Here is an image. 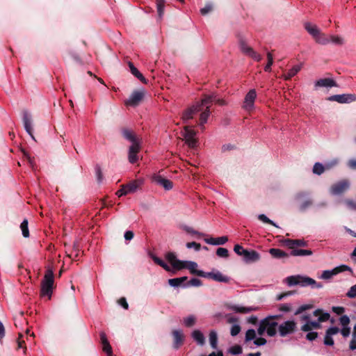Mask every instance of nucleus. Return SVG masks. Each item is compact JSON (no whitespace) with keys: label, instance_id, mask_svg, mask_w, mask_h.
<instances>
[{"label":"nucleus","instance_id":"40","mask_svg":"<svg viewBox=\"0 0 356 356\" xmlns=\"http://www.w3.org/2000/svg\"><path fill=\"white\" fill-rule=\"evenodd\" d=\"M314 40L317 43L323 45H326L330 43V36L325 35L324 33H321V31Z\"/></svg>","mask_w":356,"mask_h":356},{"label":"nucleus","instance_id":"61","mask_svg":"<svg viewBox=\"0 0 356 356\" xmlns=\"http://www.w3.org/2000/svg\"><path fill=\"white\" fill-rule=\"evenodd\" d=\"M339 332L344 338H346L350 334V327L349 326L343 327L341 330L339 329Z\"/></svg>","mask_w":356,"mask_h":356},{"label":"nucleus","instance_id":"57","mask_svg":"<svg viewBox=\"0 0 356 356\" xmlns=\"http://www.w3.org/2000/svg\"><path fill=\"white\" fill-rule=\"evenodd\" d=\"M346 296L349 298H356V284L352 286L346 293Z\"/></svg>","mask_w":356,"mask_h":356},{"label":"nucleus","instance_id":"50","mask_svg":"<svg viewBox=\"0 0 356 356\" xmlns=\"http://www.w3.org/2000/svg\"><path fill=\"white\" fill-rule=\"evenodd\" d=\"M256 338V332L253 329H249L246 331L245 333V341H250L251 340H253Z\"/></svg>","mask_w":356,"mask_h":356},{"label":"nucleus","instance_id":"19","mask_svg":"<svg viewBox=\"0 0 356 356\" xmlns=\"http://www.w3.org/2000/svg\"><path fill=\"white\" fill-rule=\"evenodd\" d=\"M99 335L103 351L106 353L107 356H113L112 347L110 345L105 332H101Z\"/></svg>","mask_w":356,"mask_h":356},{"label":"nucleus","instance_id":"29","mask_svg":"<svg viewBox=\"0 0 356 356\" xmlns=\"http://www.w3.org/2000/svg\"><path fill=\"white\" fill-rule=\"evenodd\" d=\"M192 338L197 344L203 346L205 343V338L202 332L199 330L193 331L191 334Z\"/></svg>","mask_w":356,"mask_h":356},{"label":"nucleus","instance_id":"62","mask_svg":"<svg viewBox=\"0 0 356 356\" xmlns=\"http://www.w3.org/2000/svg\"><path fill=\"white\" fill-rule=\"evenodd\" d=\"M186 245L187 248H194L196 251H199L201 248V245L196 242H189Z\"/></svg>","mask_w":356,"mask_h":356},{"label":"nucleus","instance_id":"14","mask_svg":"<svg viewBox=\"0 0 356 356\" xmlns=\"http://www.w3.org/2000/svg\"><path fill=\"white\" fill-rule=\"evenodd\" d=\"M152 180L156 184L161 186L165 190L170 191L173 188V183L170 179H165L160 175H154Z\"/></svg>","mask_w":356,"mask_h":356},{"label":"nucleus","instance_id":"8","mask_svg":"<svg viewBox=\"0 0 356 356\" xmlns=\"http://www.w3.org/2000/svg\"><path fill=\"white\" fill-rule=\"evenodd\" d=\"M202 277L211 279L214 281L222 283H228L229 282V277L224 275L220 271L213 270L211 272H204L200 274Z\"/></svg>","mask_w":356,"mask_h":356},{"label":"nucleus","instance_id":"15","mask_svg":"<svg viewBox=\"0 0 356 356\" xmlns=\"http://www.w3.org/2000/svg\"><path fill=\"white\" fill-rule=\"evenodd\" d=\"M339 332V327H337L336 326L329 327L325 332V337H324V340H323L324 344L325 346H333L334 342L332 336L338 334Z\"/></svg>","mask_w":356,"mask_h":356},{"label":"nucleus","instance_id":"11","mask_svg":"<svg viewBox=\"0 0 356 356\" xmlns=\"http://www.w3.org/2000/svg\"><path fill=\"white\" fill-rule=\"evenodd\" d=\"M262 321L267 335L270 337H275L277 333L278 323L276 321H273L272 318L267 317L262 319Z\"/></svg>","mask_w":356,"mask_h":356},{"label":"nucleus","instance_id":"20","mask_svg":"<svg viewBox=\"0 0 356 356\" xmlns=\"http://www.w3.org/2000/svg\"><path fill=\"white\" fill-rule=\"evenodd\" d=\"M243 259L248 264L256 262L260 259V254L255 250H247L243 256Z\"/></svg>","mask_w":356,"mask_h":356},{"label":"nucleus","instance_id":"37","mask_svg":"<svg viewBox=\"0 0 356 356\" xmlns=\"http://www.w3.org/2000/svg\"><path fill=\"white\" fill-rule=\"evenodd\" d=\"M187 280V277H176L168 280L169 284L172 287L181 286Z\"/></svg>","mask_w":356,"mask_h":356},{"label":"nucleus","instance_id":"33","mask_svg":"<svg viewBox=\"0 0 356 356\" xmlns=\"http://www.w3.org/2000/svg\"><path fill=\"white\" fill-rule=\"evenodd\" d=\"M302 68V65H294L292 68H291L286 74H284V79L289 80L293 77L296 74L300 72Z\"/></svg>","mask_w":356,"mask_h":356},{"label":"nucleus","instance_id":"59","mask_svg":"<svg viewBox=\"0 0 356 356\" xmlns=\"http://www.w3.org/2000/svg\"><path fill=\"white\" fill-rule=\"evenodd\" d=\"M339 321L343 327H348L350 323V318L347 315H343L340 317Z\"/></svg>","mask_w":356,"mask_h":356},{"label":"nucleus","instance_id":"9","mask_svg":"<svg viewBox=\"0 0 356 356\" xmlns=\"http://www.w3.org/2000/svg\"><path fill=\"white\" fill-rule=\"evenodd\" d=\"M344 271H352V270L348 266L341 265L332 270H327L323 271L320 278L323 280H329L332 278L334 275H336L339 273Z\"/></svg>","mask_w":356,"mask_h":356},{"label":"nucleus","instance_id":"6","mask_svg":"<svg viewBox=\"0 0 356 356\" xmlns=\"http://www.w3.org/2000/svg\"><path fill=\"white\" fill-rule=\"evenodd\" d=\"M196 133L188 126L184 127L182 132V136L185 140L186 143L188 147L193 148L197 145V139L195 138Z\"/></svg>","mask_w":356,"mask_h":356},{"label":"nucleus","instance_id":"41","mask_svg":"<svg viewBox=\"0 0 356 356\" xmlns=\"http://www.w3.org/2000/svg\"><path fill=\"white\" fill-rule=\"evenodd\" d=\"M151 257H152V260L154 261L155 264H156L157 265L161 266L166 271H170V266L165 262H164L161 259L159 258L158 257H156V256H155L154 254H152Z\"/></svg>","mask_w":356,"mask_h":356},{"label":"nucleus","instance_id":"26","mask_svg":"<svg viewBox=\"0 0 356 356\" xmlns=\"http://www.w3.org/2000/svg\"><path fill=\"white\" fill-rule=\"evenodd\" d=\"M305 30L315 39L321 32V30L315 24L310 22H305L304 24Z\"/></svg>","mask_w":356,"mask_h":356},{"label":"nucleus","instance_id":"64","mask_svg":"<svg viewBox=\"0 0 356 356\" xmlns=\"http://www.w3.org/2000/svg\"><path fill=\"white\" fill-rule=\"evenodd\" d=\"M212 10L211 4H207L204 8L200 9V13L202 15H204L209 13Z\"/></svg>","mask_w":356,"mask_h":356},{"label":"nucleus","instance_id":"34","mask_svg":"<svg viewBox=\"0 0 356 356\" xmlns=\"http://www.w3.org/2000/svg\"><path fill=\"white\" fill-rule=\"evenodd\" d=\"M215 99V93H212L211 95H205L204 97L202 99L201 102H199L201 104V108L202 107V106H206V107L209 106V104L213 102Z\"/></svg>","mask_w":356,"mask_h":356},{"label":"nucleus","instance_id":"49","mask_svg":"<svg viewBox=\"0 0 356 356\" xmlns=\"http://www.w3.org/2000/svg\"><path fill=\"white\" fill-rule=\"evenodd\" d=\"M324 170V166L320 163H316L313 167V172L318 175H321Z\"/></svg>","mask_w":356,"mask_h":356},{"label":"nucleus","instance_id":"32","mask_svg":"<svg viewBox=\"0 0 356 356\" xmlns=\"http://www.w3.org/2000/svg\"><path fill=\"white\" fill-rule=\"evenodd\" d=\"M142 183V181L134 180L124 186L127 188V191L128 192V193H131L135 192L140 186Z\"/></svg>","mask_w":356,"mask_h":356},{"label":"nucleus","instance_id":"27","mask_svg":"<svg viewBox=\"0 0 356 356\" xmlns=\"http://www.w3.org/2000/svg\"><path fill=\"white\" fill-rule=\"evenodd\" d=\"M285 245L290 249H295L296 246H305L307 243L304 240L300 239H286L285 241Z\"/></svg>","mask_w":356,"mask_h":356},{"label":"nucleus","instance_id":"2","mask_svg":"<svg viewBox=\"0 0 356 356\" xmlns=\"http://www.w3.org/2000/svg\"><path fill=\"white\" fill-rule=\"evenodd\" d=\"M286 282L290 286L295 285H300L302 287L310 286L312 289H320L323 287V284L321 283L316 282L311 277L302 275H291L287 277Z\"/></svg>","mask_w":356,"mask_h":356},{"label":"nucleus","instance_id":"30","mask_svg":"<svg viewBox=\"0 0 356 356\" xmlns=\"http://www.w3.org/2000/svg\"><path fill=\"white\" fill-rule=\"evenodd\" d=\"M209 106H207L206 109L202 111L200 117V126L202 129H204V124L207 122L208 118L210 116Z\"/></svg>","mask_w":356,"mask_h":356},{"label":"nucleus","instance_id":"16","mask_svg":"<svg viewBox=\"0 0 356 356\" xmlns=\"http://www.w3.org/2000/svg\"><path fill=\"white\" fill-rule=\"evenodd\" d=\"M337 86V82L331 78L320 79L315 81L314 87L315 89L318 88H332Z\"/></svg>","mask_w":356,"mask_h":356},{"label":"nucleus","instance_id":"46","mask_svg":"<svg viewBox=\"0 0 356 356\" xmlns=\"http://www.w3.org/2000/svg\"><path fill=\"white\" fill-rule=\"evenodd\" d=\"M332 42L337 45H342L344 43L343 38L339 35H330V42Z\"/></svg>","mask_w":356,"mask_h":356},{"label":"nucleus","instance_id":"55","mask_svg":"<svg viewBox=\"0 0 356 356\" xmlns=\"http://www.w3.org/2000/svg\"><path fill=\"white\" fill-rule=\"evenodd\" d=\"M246 249H244L241 245L236 244L234 247V251L236 254H237L239 256H243L245 254V252H246Z\"/></svg>","mask_w":356,"mask_h":356},{"label":"nucleus","instance_id":"5","mask_svg":"<svg viewBox=\"0 0 356 356\" xmlns=\"http://www.w3.org/2000/svg\"><path fill=\"white\" fill-rule=\"evenodd\" d=\"M350 187L348 179H342L332 185L330 192L333 195H339L346 192Z\"/></svg>","mask_w":356,"mask_h":356},{"label":"nucleus","instance_id":"43","mask_svg":"<svg viewBox=\"0 0 356 356\" xmlns=\"http://www.w3.org/2000/svg\"><path fill=\"white\" fill-rule=\"evenodd\" d=\"M165 0H156V8L159 17L161 19L164 13Z\"/></svg>","mask_w":356,"mask_h":356},{"label":"nucleus","instance_id":"3","mask_svg":"<svg viewBox=\"0 0 356 356\" xmlns=\"http://www.w3.org/2000/svg\"><path fill=\"white\" fill-rule=\"evenodd\" d=\"M297 330V323L294 320L285 321L278 325L277 327V333L281 337H286L293 334Z\"/></svg>","mask_w":356,"mask_h":356},{"label":"nucleus","instance_id":"28","mask_svg":"<svg viewBox=\"0 0 356 356\" xmlns=\"http://www.w3.org/2000/svg\"><path fill=\"white\" fill-rule=\"evenodd\" d=\"M122 134L126 140L130 141L132 144L139 143L134 133L129 129H124L122 131Z\"/></svg>","mask_w":356,"mask_h":356},{"label":"nucleus","instance_id":"22","mask_svg":"<svg viewBox=\"0 0 356 356\" xmlns=\"http://www.w3.org/2000/svg\"><path fill=\"white\" fill-rule=\"evenodd\" d=\"M183 266L184 268H187L190 270V272L193 275H197L200 277H202L200 275L201 273H204L203 270H197V264L195 261H183V264H181Z\"/></svg>","mask_w":356,"mask_h":356},{"label":"nucleus","instance_id":"18","mask_svg":"<svg viewBox=\"0 0 356 356\" xmlns=\"http://www.w3.org/2000/svg\"><path fill=\"white\" fill-rule=\"evenodd\" d=\"M165 259L170 263L173 268L176 270L183 269V266H181L183 261L177 259V256L174 252H168L165 254Z\"/></svg>","mask_w":356,"mask_h":356},{"label":"nucleus","instance_id":"4","mask_svg":"<svg viewBox=\"0 0 356 356\" xmlns=\"http://www.w3.org/2000/svg\"><path fill=\"white\" fill-rule=\"evenodd\" d=\"M257 92L255 89L250 90L245 95L242 108L245 111L250 112L254 109V102L257 98Z\"/></svg>","mask_w":356,"mask_h":356},{"label":"nucleus","instance_id":"60","mask_svg":"<svg viewBox=\"0 0 356 356\" xmlns=\"http://www.w3.org/2000/svg\"><path fill=\"white\" fill-rule=\"evenodd\" d=\"M184 229L187 233L193 234V235H197L198 236H204V234L199 232L190 227H185Z\"/></svg>","mask_w":356,"mask_h":356},{"label":"nucleus","instance_id":"47","mask_svg":"<svg viewBox=\"0 0 356 356\" xmlns=\"http://www.w3.org/2000/svg\"><path fill=\"white\" fill-rule=\"evenodd\" d=\"M201 285H202V281L200 279L192 278L186 284H184V286H185V287H188L191 286H200Z\"/></svg>","mask_w":356,"mask_h":356},{"label":"nucleus","instance_id":"58","mask_svg":"<svg viewBox=\"0 0 356 356\" xmlns=\"http://www.w3.org/2000/svg\"><path fill=\"white\" fill-rule=\"evenodd\" d=\"M307 332V334H306V339L309 341H313L318 337V332H313L312 330V331H309Z\"/></svg>","mask_w":356,"mask_h":356},{"label":"nucleus","instance_id":"1","mask_svg":"<svg viewBox=\"0 0 356 356\" xmlns=\"http://www.w3.org/2000/svg\"><path fill=\"white\" fill-rule=\"evenodd\" d=\"M54 284V273L53 267L48 265L45 267L44 277L41 281L40 295L51 298Z\"/></svg>","mask_w":356,"mask_h":356},{"label":"nucleus","instance_id":"56","mask_svg":"<svg viewBox=\"0 0 356 356\" xmlns=\"http://www.w3.org/2000/svg\"><path fill=\"white\" fill-rule=\"evenodd\" d=\"M278 309L279 311L280 312H289L291 311V304L289 303H283V304H280L279 306H278Z\"/></svg>","mask_w":356,"mask_h":356},{"label":"nucleus","instance_id":"25","mask_svg":"<svg viewBox=\"0 0 356 356\" xmlns=\"http://www.w3.org/2000/svg\"><path fill=\"white\" fill-rule=\"evenodd\" d=\"M204 241L207 244L213 245H224L225 243H226L228 241V238L226 236L217 237V238L211 237L209 238H205Z\"/></svg>","mask_w":356,"mask_h":356},{"label":"nucleus","instance_id":"63","mask_svg":"<svg viewBox=\"0 0 356 356\" xmlns=\"http://www.w3.org/2000/svg\"><path fill=\"white\" fill-rule=\"evenodd\" d=\"M267 343V341L266 339L263 338V337H259V338H257L254 341V343L257 346H264L265 345L266 343Z\"/></svg>","mask_w":356,"mask_h":356},{"label":"nucleus","instance_id":"48","mask_svg":"<svg viewBox=\"0 0 356 356\" xmlns=\"http://www.w3.org/2000/svg\"><path fill=\"white\" fill-rule=\"evenodd\" d=\"M267 59H268V63L266 65V66L264 67V70L266 72H270L271 66L273 63V57L270 52L267 53Z\"/></svg>","mask_w":356,"mask_h":356},{"label":"nucleus","instance_id":"7","mask_svg":"<svg viewBox=\"0 0 356 356\" xmlns=\"http://www.w3.org/2000/svg\"><path fill=\"white\" fill-rule=\"evenodd\" d=\"M295 199L298 201L305 199V200L301 202L299 205V209L301 211H305L309 207L313 204V201L309 197V193L306 191H301L298 193L295 196Z\"/></svg>","mask_w":356,"mask_h":356},{"label":"nucleus","instance_id":"53","mask_svg":"<svg viewBox=\"0 0 356 356\" xmlns=\"http://www.w3.org/2000/svg\"><path fill=\"white\" fill-rule=\"evenodd\" d=\"M241 326L239 325V324H238V323L233 324L231 327L230 334L232 337H235L239 334V332H241Z\"/></svg>","mask_w":356,"mask_h":356},{"label":"nucleus","instance_id":"39","mask_svg":"<svg viewBox=\"0 0 356 356\" xmlns=\"http://www.w3.org/2000/svg\"><path fill=\"white\" fill-rule=\"evenodd\" d=\"M229 309L234 312L241 314H248L252 310L250 307H241L238 305H232L229 307Z\"/></svg>","mask_w":356,"mask_h":356},{"label":"nucleus","instance_id":"52","mask_svg":"<svg viewBox=\"0 0 356 356\" xmlns=\"http://www.w3.org/2000/svg\"><path fill=\"white\" fill-rule=\"evenodd\" d=\"M229 353L232 355H239L242 353V348L239 345H234L229 348Z\"/></svg>","mask_w":356,"mask_h":356},{"label":"nucleus","instance_id":"45","mask_svg":"<svg viewBox=\"0 0 356 356\" xmlns=\"http://www.w3.org/2000/svg\"><path fill=\"white\" fill-rule=\"evenodd\" d=\"M22 235L24 237L27 238L29 236V231L28 228V220L24 219L20 225Z\"/></svg>","mask_w":356,"mask_h":356},{"label":"nucleus","instance_id":"23","mask_svg":"<svg viewBox=\"0 0 356 356\" xmlns=\"http://www.w3.org/2000/svg\"><path fill=\"white\" fill-rule=\"evenodd\" d=\"M321 324L318 321H311L307 323H305L301 327L300 330L302 332H309L313 330H318L321 328Z\"/></svg>","mask_w":356,"mask_h":356},{"label":"nucleus","instance_id":"17","mask_svg":"<svg viewBox=\"0 0 356 356\" xmlns=\"http://www.w3.org/2000/svg\"><path fill=\"white\" fill-rule=\"evenodd\" d=\"M140 151V143H134L129 147L128 159L131 163H135L138 159V153Z\"/></svg>","mask_w":356,"mask_h":356},{"label":"nucleus","instance_id":"44","mask_svg":"<svg viewBox=\"0 0 356 356\" xmlns=\"http://www.w3.org/2000/svg\"><path fill=\"white\" fill-rule=\"evenodd\" d=\"M183 321L186 327H190L195 324L196 318L194 315H190L184 318Z\"/></svg>","mask_w":356,"mask_h":356},{"label":"nucleus","instance_id":"21","mask_svg":"<svg viewBox=\"0 0 356 356\" xmlns=\"http://www.w3.org/2000/svg\"><path fill=\"white\" fill-rule=\"evenodd\" d=\"M23 123L26 131L30 135V136L35 140V138L33 135V129L31 125V118L27 111H24L23 113Z\"/></svg>","mask_w":356,"mask_h":356},{"label":"nucleus","instance_id":"38","mask_svg":"<svg viewBox=\"0 0 356 356\" xmlns=\"http://www.w3.org/2000/svg\"><path fill=\"white\" fill-rule=\"evenodd\" d=\"M269 253L272 255V257L277 259L286 257L288 256V254L284 251L278 248H270L269 250Z\"/></svg>","mask_w":356,"mask_h":356},{"label":"nucleus","instance_id":"42","mask_svg":"<svg viewBox=\"0 0 356 356\" xmlns=\"http://www.w3.org/2000/svg\"><path fill=\"white\" fill-rule=\"evenodd\" d=\"M209 342L213 348H217L218 335L215 330H211L209 332Z\"/></svg>","mask_w":356,"mask_h":356},{"label":"nucleus","instance_id":"36","mask_svg":"<svg viewBox=\"0 0 356 356\" xmlns=\"http://www.w3.org/2000/svg\"><path fill=\"white\" fill-rule=\"evenodd\" d=\"M290 254L294 257L310 256L312 254V251L310 250L293 249Z\"/></svg>","mask_w":356,"mask_h":356},{"label":"nucleus","instance_id":"13","mask_svg":"<svg viewBox=\"0 0 356 356\" xmlns=\"http://www.w3.org/2000/svg\"><path fill=\"white\" fill-rule=\"evenodd\" d=\"M144 97L143 90H135L132 92L129 98L125 102L126 105L135 106H137Z\"/></svg>","mask_w":356,"mask_h":356},{"label":"nucleus","instance_id":"12","mask_svg":"<svg viewBox=\"0 0 356 356\" xmlns=\"http://www.w3.org/2000/svg\"><path fill=\"white\" fill-rule=\"evenodd\" d=\"M200 111L201 104L199 102H196L183 112L181 119L184 122H186L190 119H192L193 115Z\"/></svg>","mask_w":356,"mask_h":356},{"label":"nucleus","instance_id":"51","mask_svg":"<svg viewBox=\"0 0 356 356\" xmlns=\"http://www.w3.org/2000/svg\"><path fill=\"white\" fill-rule=\"evenodd\" d=\"M216 254L219 257L227 258L229 256V251L225 248H218L216 250Z\"/></svg>","mask_w":356,"mask_h":356},{"label":"nucleus","instance_id":"35","mask_svg":"<svg viewBox=\"0 0 356 356\" xmlns=\"http://www.w3.org/2000/svg\"><path fill=\"white\" fill-rule=\"evenodd\" d=\"M239 48L243 54H245V55H247L248 56L250 55V54L253 51V49L252 47H249L247 44V43L245 42V41L243 40V39H241L239 40Z\"/></svg>","mask_w":356,"mask_h":356},{"label":"nucleus","instance_id":"54","mask_svg":"<svg viewBox=\"0 0 356 356\" xmlns=\"http://www.w3.org/2000/svg\"><path fill=\"white\" fill-rule=\"evenodd\" d=\"M258 218L259 220H260L261 221L265 222V223H268V224H270V225H272L275 227H277V225L273 221L271 220L270 219H269L266 215L264 214H259L258 216Z\"/></svg>","mask_w":356,"mask_h":356},{"label":"nucleus","instance_id":"24","mask_svg":"<svg viewBox=\"0 0 356 356\" xmlns=\"http://www.w3.org/2000/svg\"><path fill=\"white\" fill-rule=\"evenodd\" d=\"M172 336L174 338L173 348L178 349L184 341V335L181 330H173Z\"/></svg>","mask_w":356,"mask_h":356},{"label":"nucleus","instance_id":"10","mask_svg":"<svg viewBox=\"0 0 356 356\" xmlns=\"http://www.w3.org/2000/svg\"><path fill=\"white\" fill-rule=\"evenodd\" d=\"M330 102H337L340 104L350 103L356 101V95L355 94H341L334 95L327 98Z\"/></svg>","mask_w":356,"mask_h":356},{"label":"nucleus","instance_id":"31","mask_svg":"<svg viewBox=\"0 0 356 356\" xmlns=\"http://www.w3.org/2000/svg\"><path fill=\"white\" fill-rule=\"evenodd\" d=\"M314 316H318V321L321 323L325 322L329 320L330 315L327 312H323L321 309H316L313 312Z\"/></svg>","mask_w":356,"mask_h":356}]
</instances>
